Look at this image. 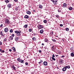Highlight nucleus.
<instances>
[{"mask_svg":"<svg viewBox=\"0 0 74 74\" xmlns=\"http://www.w3.org/2000/svg\"><path fill=\"white\" fill-rule=\"evenodd\" d=\"M15 33L16 34V35L17 36H20V35L21 34L20 33H21V31H15Z\"/></svg>","mask_w":74,"mask_h":74,"instance_id":"f257e3e1","label":"nucleus"},{"mask_svg":"<svg viewBox=\"0 0 74 74\" xmlns=\"http://www.w3.org/2000/svg\"><path fill=\"white\" fill-rule=\"evenodd\" d=\"M5 23L6 24L8 25V24L10 23V21H9V20L8 19H6V20H5Z\"/></svg>","mask_w":74,"mask_h":74,"instance_id":"f03ea898","label":"nucleus"},{"mask_svg":"<svg viewBox=\"0 0 74 74\" xmlns=\"http://www.w3.org/2000/svg\"><path fill=\"white\" fill-rule=\"evenodd\" d=\"M43 64L44 66H47L48 65V62L46 61H44L43 62Z\"/></svg>","mask_w":74,"mask_h":74,"instance_id":"7ed1b4c3","label":"nucleus"},{"mask_svg":"<svg viewBox=\"0 0 74 74\" xmlns=\"http://www.w3.org/2000/svg\"><path fill=\"white\" fill-rule=\"evenodd\" d=\"M38 29H42L44 27L42 25H40L38 27Z\"/></svg>","mask_w":74,"mask_h":74,"instance_id":"20e7f679","label":"nucleus"},{"mask_svg":"<svg viewBox=\"0 0 74 74\" xmlns=\"http://www.w3.org/2000/svg\"><path fill=\"white\" fill-rule=\"evenodd\" d=\"M67 6V5L66 4L64 3L63 4V7L64 8H65V7H66Z\"/></svg>","mask_w":74,"mask_h":74,"instance_id":"39448f33","label":"nucleus"},{"mask_svg":"<svg viewBox=\"0 0 74 74\" xmlns=\"http://www.w3.org/2000/svg\"><path fill=\"white\" fill-rule=\"evenodd\" d=\"M8 29L7 28H6L4 29V31L5 32H8Z\"/></svg>","mask_w":74,"mask_h":74,"instance_id":"423d86ee","label":"nucleus"},{"mask_svg":"<svg viewBox=\"0 0 74 74\" xmlns=\"http://www.w3.org/2000/svg\"><path fill=\"white\" fill-rule=\"evenodd\" d=\"M66 69H66V68L65 67L63 68L62 71H65Z\"/></svg>","mask_w":74,"mask_h":74,"instance_id":"0eeeda50","label":"nucleus"},{"mask_svg":"<svg viewBox=\"0 0 74 74\" xmlns=\"http://www.w3.org/2000/svg\"><path fill=\"white\" fill-rule=\"evenodd\" d=\"M26 12L27 14H29V15H30L31 14V12H30L29 11H27Z\"/></svg>","mask_w":74,"mask_h":74,"instance_id":"6e6552de","label":"nucleus"},{"mask_svg":"<svg viewBox=\"0 0 74 74\" xmlns=\"http://www.w3.org/2000/svg\"><path fill=\"white\" fill-rule=\"evenodd\" d=\"M40 33L41 34H42V33H44V30H43V29L41 30L40 31Z\"/></svg>","mask_w":74,"mask_h":74,"instance_id":"1a4fd4ad","label":"nucleus"},{"mask_svg":"<svg viewBox=\"0 0 74 74\" xmlns=\"http://www.w3.org/2000/svg\"><path fill=\"white\" fill-rule=\"evenodd\" d=\"M7 6L8 8H11V4H8V5Z\"/></svg>","mask_w":74,"mask_h":74,"instance_id":"9d476101","label":"nucleus"},{"mask_svg":"<svg viewBox=\"0 0 74 74\" xmlns=\"http://www.w3.org/2000/svg\"><path fill=\"white\" fill-rule=\"evenodd\" d=\"M60 63H61V64H63V60H61V61H60Z\"/></svg>","mask_w":74,"mask_h":74,"instance_id":"9b49d317","label":"nucleus"},{"mask_svg":"<svg viewBox=\"0 0 74 74\" xmlns=\"http://www.w3.org/2000/svg\"><path fill=\"white\" fill-rule=\"evenodd\" d=\"M71 55L72 57H74V54L73 53H71Z\"/></svg>","mask_w":74,"mask_h":74,"instance_id":"f8f14e48","label":"nucleus"},{"mask_svg":"<svg viewBox=\"0 0 74 74\" xmlns=\"http://www.w3.org/2000/svg\"><path fill=\"white\" fill-rule=\"evenodd\" d=\"M66 67V69H70V67L69 66H65Z\"/></svg>","mask_w":74,"mask_h":74,"instance_id":"ddd939ff","label":"nucleus"},{"mask_svg":"<svg viewBox=\"0 0 74 74\" xmlns=\"http://www.w3.org/2000/svg\"><path fill=\"white\" fill-rule=\"evenodd\" d=\"M24 18H29V16L27 15H25V17H24Z\"/></svg>","mask_w":74,"mask_h":74,"instance_id":"4468645a","label":"nucleus"},{"mask_svg":"<svg viewBox=\"0 0 74 74\" xmlns=\"http://www.w3.org/2000/svg\"><path fill=\"white\" fill-rule=\"evenodd\" d=\"M9 38L10 40H13V38L12 36H10Z\"/></svg>","mask_w":74,"mask_h":74,"instance_id":"2eb2a0df","label":"nucleus"},{"mask_svg":"<svg viewBox=\"0 0 74 74\" xmlns=\"http://www.w3.org/2000/svg\"><path fill=\"white\" fill-rule=\"evenodd\" d=\"M27 25H24L23 26L24 27H25V28H27Z\"/></svg>","mask_w":74,"mask_h":74,"instance_id":"dca6fc26","label":"nucleus"},{"mask_svg":"<svg viewBox=\"0 0 74 74\" xmlns=\"http://www.w3.org/2000/svg\"><path fill=\"white\" fill-rule=\"evenodd\" d=\"M12 67L13 69V70H16V69H15V67H14V65H13L12 66Z\"/></svg>","mask_w":74,"mask_h":74,"instance_id":"f3484780","label":"nucleus"},{"mask_svg":"<svg viewBox=\"0 0 74 74\" xmlns=\"http://www.w3.org/2000/svg\"><path fill=\"white\" fill-rule=\"evenodd\" d=\"M69 10H73V8L71 7H69Z\"/></svg>","mask_w":74,"mask_h":74,"instance_id":"a211bd4d","label":"nucleus"},{"mask_svg":"<svg viewBox=\"0 0 74 74\" xmlns=\"http://www.w3.org/2000/svg\"><path fill=\"white\" fill-rule=\"evenodd\" d=\"M45 42H48V39L45 38Z\"/></svg>","mask_w":74,"mask_h":74,"instance_id":"6ab92c4d","label":"nucleus"},{"mask_svg":"<svg viewBox=\"0 0 74 74\" xmlns=\"http://www.w3.org/2000/svg\"><path fill=\"white\" fill-rule=\"evenodd\" d=\"M15 40L18 41V38L17 37H16L15 38Z\"/></svg>","mask_w":74,"mask_h":74,"instance_id":"aec40b11","label":"nucleus"},{"mask_svg":"<svg viewBox=\"0 0 74 74\" xmlns=\"http://www.w3.org/2000/svg\"><path fill=\"white\" fill-rule=\"evenodd\" d=\"M29 32H32V29L30 28L29 29Z\"/></svg>","mask_w":74,"mask_h":74,"instance_id":"412c9836","label":"nucleus"},{"mask_svg":"<svg viewBox=\"0 0 74 74\" xmlns=\"http://www.w3.org/2000/svg\"><path fill=\"white\" fill-rule=\"evenodd\" d=\"M12 49H13V50L14 52L16 51V49H15V47H13Z\"/></svg>","mask_w":74,"mask_h":74,"instance_id":"4be33fe9","label":"nucleus"},{"mask_svg":"<svg viewBox=\"0 0 74 74\" xmlns=\"http://www.w3.org/2000/svg\"><path fill=\"white\" fill-rule=\"evenodd\" d=\"M39 8H42V6L39 5Z\"/></svg>","mask_w":74,"mask_h":74,"instance_id":"5701e85b","label":"nucleus"},{"mask_svg":"<svg viewBox=\"0 0 74 74\" xmlns=\"http://www.w3.org/2000/svg\"><path fill=\"white\" fill-rule=\"evenodd\" d=\"M44 23H47V20H45L44 21H43Z\"/></svg>","mask_w":74,"mask_h":74,"instance_id":"b1692460","label":"nucleus"},{"mask_svg":"<svg viewBox=\"0 0 74 74\" xmlns=\"http://www.w3.org/2000/svg\"><path fill=\"white\" fill-rule=\"evenodd\" d=\"M5 2L6 3H8V2H9V1H8V0H5Z\"/></svg>","mask_w":74,"mask_h":74,"instance_id":"393cba45","label":"nucleus"},{"mask_svg":"<svg viewBox=\"0 0 74 74\" xmlns=\"http://www.w3.org/2000/svg\"><path fill=\"white\" fill-rule=\"evenodd\" d=\"M66 31H68L69 30V28H67L66 29Z\"/></svg>","mask_w":74,"mask_h":74,"instance_id":"a878e982","label":"nucleus"},{"mask_svg":"<svg viewBox=\"0 0 74 74\" xmlns=\"http://www.w3.org/2000/svg\"><path fill=\"white\" fill-rule=\"evenodd\" d=\"M51 58L52 59H53V60H56V59H55V58L53 57H52Z\"/></svg>","mask_w":74,"mask_h":74,"instance_id":"bb28decb","label":"nucleus"},{"mask_svg":"<svg viewBox=\"0 0 74 74\" xmlns=\"http://www.w3.org/2000/svg\"><path fill=\"white\" fill-rule=\"evenodd\" d=\"M10 33H12V32H13V30H12V29H10Z\"/></svg>","mask_w":74,"mask_h":74,"instance_id":"cd10ccee","label":"nucleus"},{"mask_svg":"<svg viewBox=\"0 0 74 74\" xmlns=\"http://www.w3.org/2000/svg\"><path fill=\"white\" fill-rule=\"evenodd\" d=\"M0 34L1 36H3V32H0Z\"/></svg>","mask_w":74,"mask_h":74,"instance_id":"c85d7f7f","label":"nucleus"},{"mask_svg":"<svg viewBox=\"0 0 74 74\" xmlns=\"http://www.w3.org/2000/svg\"><path fill=\"white\" fill-rule=\"evenodd\" d=\"M32 40H34V41H35V40H36V38L34 37L32 38Z\"/></svg>","mask_w":74,"mask_h":74,"instance_id":"c756f323","label":"nucleus"},{"mask_svg":"<svg viewBox=\"0 0 74 74\" xmlns=\"http://www.w3.org/2000/svg\"><path fill=\"white\" fill-rule=\"evenodd\" d=\"M56 18H59V15H57L56 16Z\"/></svg>","mask_w":74,"mask_h":74,"instance_id":"7c9ffc66","label":"nucleus"},{"mask_svg":"<svg viewBox=\"0 0 74 74\" xmlns=\"http://www.w3.org/2000/svg\"><path fill=\"white\" fill-rule=\"evenodd\" d=\"M24 60H21V63H24Z\"/></svg>","mask_w":74,"mask_h":74,"instance_id":"2f4dec72","label":"nucleus"},{"mask_svg":"<svg viewBox=\"0 0 74 74\" xmlns=\"http://www.w3.org/2000/svg\"><path fill=\"white\" fill-rule=\"evenodd\" d=\"M53 46L52 47V49H52V51H53V50H54V48H53Z\"/></svg>","mask_w":74,"mask_h":74,"instance_id":"473e14b6","label":"nucleus"},{"mask_svg":"<svg viewBox=\"0 0 74 74\" xmlns=\"http://www.w3.org/2000/svg\"><path fill=\"white\" fill-rule=\"evenodd\" d=\"M52 41L54 42H56V40L55 39H52Z\"/></svg>","mask_w":74,"mask_h":74,"instance_id":"72a5a7b5","label":"nucleus"},{"mask_svg":"<svg viewBox=\"0 0 74 74\" xmlns=\"http://www.w3.org/2000/svg\"><path fill=\"white\" fill-rule=\"evenodd\" d=\"M63 26V25L62 24H60V26L61 27Z\"/></svg>","mask_w":74,"mask_h":74,"instance_id":"f704fd0d","label":"nucleus"},{"mask_svg":"<svg viewBox=\"0 0 74 74\" xmlns=\"http://www.w3.org/2000/svg\"><path fill=\"white\" fill-rule=\"evenodd\" d=\"M12 36L13 37H14V36H15V35L14 34H12Z\"/></svg>","mask_w":74,"mask_h":74,"instance_id":"c9c22d12","label":"nucleus"},{"mask_svg":"<svg viewBox=\"0 0 74 74\" xmlns=\"http://www.w3.org/2000/svg\"><path fill=\"white\" fill-rule=\"evenodd\" d=\"M41 62V63H42V62H43V60H40V62Z\"/></svg>","mask_w":74,"mask_h":74,"instance_id":"e433bc0d","label":"nucleus"},{"mask_svg":"<svg viewBox=\"0 0 74 74\" xmlns=\"http://www.w3.org/2000/svg\"><path fill=\"white\" fill-rule=\"evenodd\" d=\"M51 34H52V35H53V32H51Z\"/></svg>","mask_w":74,"mask_h":74,"instance_id":"4c0bfd02","label":"nucleus"},{"mask_svg":"<svg viewBox=\"0 0 74 74\" xmlns=\"http://www.w3.org/2000/svg\"><path fill=\"white\" fill-rule=\"evenodd\" d=\"M21 61H22V60H20L18 61V62H21Z\"/></svg>","mask_w":74,"mask_h":74,"instance_id":"58836bf2","label":"nucleus"},{"mask_svg":"<svg viewBox=\"0 0 74 74\" xmlns=\"http://www.w3.org/2000/svg\"><path fill=\"white\" fill-rule=\"evenodd\" d=\"M2 45V42H1V41H0V45Z\"/></svg>","mask_w":74,"mask_h":74,"instance_id":"ea45409f","label":"nucleus"},{"mask_svg":"<svg viewBox=\"0 0 74 74\" xmlns=\"http://www.w3.org/2000/svg\"><path fill=\"white\" fill-rule=\"evenodd\" d=\"M25 64L26 65H28V63L27 62H25Z\"/></svg>","mask_w":74,"mask_h":74,"instance_id":"a19ab883","label":"nucleus"},{"mask_svg":"<svg viewBox=\"0 0 74 74\" xmlns=\"http://www.w3.org/2000/svg\"><path fill=\"white\" fill-rule=\"evenodd\" d=\"M3 26V24H1L0 26L1 27H2Z\"/></svg>","mask_w":74,"mask_h":74,"instance_id":"79ce46f5","label":"nucleus"},{"mask_svg":"<svg viewBox=\"0 0 74 74\" xmlns=\"http://www.w3.org/2000/svg\"><path fill=\"white\" fill-rule=\"evenodd\" d=\"M52 56L53 57H52V58H55V55H54V54H53Z\"/></svg>","mask_w":74,"mask_h":74,"instance_id":"37998d69","label":"nucleus"},{"mask_svg":"<svg viewBox=\"0 0 74 74\" xmlns=\"http://www.w3.org/2000/svg\"><path fill=\"white\" fill-rule=\"evenodd\" d=\"M53 3H54V4L55 5H56V4H57V3H56V2H54Z\"/></svg>","mask_w":74,"mask_h":74,"instance_id":"c03bdc74","label":"nucleus"},{"mask_svg":"<svg viewBox=\"0 0 74 74\" xmlns=\"http://www.w3.org/2000/svg\"><path fill=\"white\" fill-rule=\"evenodd\" d=\"M4 52V50H2L1 51V52Z\"/></svg>","mask_w":74,"mask_h":74,"instance_id":"a18cd8bd","label":"nucleus"},{"mask_svg":"<svg viewBox=\"0 0 74 74\" xmlns=\"http://www.w3.org/2000/svg\"><path fill=\"white\" fill-rule=\"evenodd\" d=\"M14 0L16 2L18 1V0Z\"/></svg>","mask_w":74,"mask_h":74,"instance_id":"49530a36","label":"nucleus"},{"mask_svg":"<svg viewBox=\"0 0 74 74\" xmlns=\"http://www.w3.org/2000/svg\"><path fill=\"white\" fill-rule=\"evenodd\" d=\"M9 51H10V52H11L12 51V50H11V49H10Z\"/></svg>","mask_w":74,"mask_h":74,"instance_id":"de8ad7c7","label":"nucleus"},{"mask_svg":"<svg viewBox=\"0 0 74 74\" xmlns=\"http://www.w3.org/2000/svg\"><path fill=\"white\" fill-rule=\"evenodd\" d=\"M39 52H40V53H41V50H39Z\"/></svg>","mask_w":74,"mask_h":74,"instance_id":"09e8293b","label":"nucleus"},{"mask_svg":"<svg viewBox=\"0 0 74 74\" xmlns=\"http://www.w3.org/2000/svg\"><path fill=\"white\" fill-rule=\"evenodd\" d=\"M7 40V39L5 38L4 39V41H6Z\"/></svg>","mask_w":74,"mask_h":74,"instance_id":"8fccbe9b","label":"nucleus"},{"mask_svg":"<svg viewBox=\"0 0 74 74\" xmlns=\"http://www.w3.org/2000/svg\"><path fill=\"white\" fill-rule=\"evenodd\" d=\"M64 56H62V58H64Z\"/></svg>","mask_w":74,"mask_h":74,"instance_id":"3c124183","label":"nucleus"},{"mask_svg":"<svg viewBox=\"0 0 74 74\" xmlns=\"http://www.w3.org/2000/svg\"><path fill=\"white\" fill-rule=\"evenodd\" d=\"M52 1H53V3H55V1L54 0H53Z\"/></svg>","mask_w":74,"mask_h":74,"instance_id":"603ef678","label":"nucleus"},{"mask_svg":"<svg viewBox=\"0 0 74 74\" xmlns=\"http://www.w3.org/2000/svg\"><path fill=\"white\" fill-rule=\"evenodd\" d=\"M42 45L44 46V43H42Z\"/></svg>","mask_w":74,"mask_h":74,"instance_id":"864d4df0","label":"nucleus"},{"mask_svg":"<svg viewBox=\"0 0 74 74\" xmlns=\"http://www.w3.org/2000/svg\"><path fill=\"white\" fill-rule=\"evenodd\" d=\"M41 63V62H38V63H39V64H40Z\"/></svg>","mask_w":74,"mask_h":74,"instance_id":"5fc2aeb1","label":"nucleus"},{"mask_svg":"<svg viewBox=\"0 0 74 74\" xmlns=\"http://www.w3.org/2000/svg\"><path fill=\"white\" fill-rule=\"evenodd\" d=\"M19 58H18L17 59V60H18V61H19Z\"/></svg>","mask_w":74,"mask_h":74,"instance_id":"6e6d98bb","label":"nucleus"},{"mask_svg":"<svg viewBox=\"0 0 74 74\" xmlns=\"http://www.w3.org/2000/svg\"><path fill=\"white\" fill-rule=\"evenodd\" d=\"M62 40L63 41H64V39H62Z\"/></svg>","mask_w":74,"mask_h":74,"instance_id":"4d7b16f0","label":"nucleus"},{"mask_svg":"<svg viewBox=\"0 0 74 74\" xmlns=\"http://www.w3.org/2000/svg\"><path fill=\"white\" fill-rule=\"evenodd\" d=\"M2 51V50H1V49H0V51Z\"/></svg>","mask_w":74,"mask_h":74,"instance_id":"13d9d810","label":"nucleus"},{"mask_svg":"<svg viewBox=\"0 0 74 74\" xmlns=\"http://www.w3.org/2000/svg\"><path fill=\"white\" fill-rule=\"evenodd\" d=\"M56 57L58 56V55H56Z\"/></svg>","mask_w":74,"mask_h":74,"instance_id":"bf43d9fd","label":"nucleus"},{"mask_svg":"<svg viewBox=\"0 0 74 74\" xmlns=\"http://www.w3.org/2000/svg\"><path fill=\"white\" fill-rule=\"evenodd\" d=\"M55 2H57V1H55Z\"/></svg>","mask_w":74,"mask_h":74,"instance_id":"052dcab7","label":"nucleus"},{"mask_svg":"<svg viewBox=\"0 0 74 74\" xmlns=\"http://www.w3.org/2000/svg\"><path fill=\"white\" fill-rule=\"evenodd\" d=\"M58 12H60V11H59V10H58Z\"/></svg>","mask_w":74,"mask_h":74,"instance_id":"680f3d73","label":"nucleus"},{"mask_svg":"<svg viewBox=\"0 0 74 74\" xmlns=\"http://www.w3.org/2000/svg\"><path fill=\"white\" fill-rule=\"evenodd\" d=\"M56 23H57V21H56Z\"/></svg>","mask_w":74,"mask_h":74,"instance_id":"e2e57ef3","label":"nucleus"},{"mask_svg":"<svg viewBox=\"0 0 74 74\" xmlns=\"http://www.w3.org/2000/svg\"><path fill=\"white\" fill-rule=\"evenodd\" d=\"M72 52H73V53H74V52H73V51H72Z\"/></svg>","mask_w":74,"mask_h":74,"instance_id":"0e129e2a","label":"nucleus"},{"mask_svg":"<svg viewBox=\"0 0 74 74\" xmlns=\"http://www.w3.org/2000/svg\"><path fill=\"white\" fill-rule=\"evenodd\" d=\"M1 39V38H0V39Z\"/></svg>","mask_w":74,"mask_h":74,"instance_id":"69168bd1","label":"nucleus"}]
</instances>
